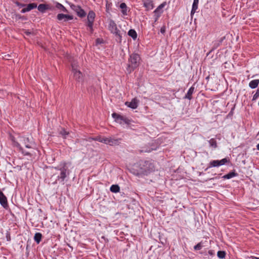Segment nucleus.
Wrapping results in <instances>:
<instances>
[{"instance_id":"4468645a","label":"nucleus","mask_w":259,"mask_h":259,"mask_svg":"<svg viewBox=\"0 0 259 259\" xmlns=\"http://www.w3.org/2000/svg\"><path fill=\"white\" fill-rule=\"evenodd\" d=\"M142 2L147 10H150L153 8V4L152 0H142Z\"/></svg>"},{"instance_id":"c9c22d12","label":"nucleus","mask_w":259,"mask_h":259,"mask_svg":"<svg viewBox=\"0 0 259 259\" xmlns=\"http://www.w3.org/2000/svg\"><path fill=\"white\" fill-rule=\"evenodd\" d=\"M201 248V245L200 244V243H198L194 246V249L195 250H200Z\"/></svg>"},{"instance_id":"e433bc0d","label":"nucleus","mask_w":259,"mask_h":259,"mask_svg":"<svg viewBox=\"0 0 259 259\" xmlns=\"http://www.w3.org/2000/svg\"><path fill=\"white\" fill-rule=\"evenodd\" d=\"M165 30H166L165 26H163L160 29V32L162 34H164L165 32Z\"/></svg>"},{"instance_id":"79ce46f5","label":"nucleus","mask_w":259,"mask_h":259,"mask_svg":"<svg viewBox=\"0 0 259 259\" xmlns=\"http://www.w3.org/2000/svg\"><path fill=\"white\" fill-rule=\"evenodd\" d=\"M256 147H257V150H259V143L257 144Z\"/></svg>"},{"instance_id":"f8f14e48","label":"nucleus","mask_w":259,"mask_h":259,"mask_svg":"<svg viewBox=\"0 0 259 259\" xmlns=\"http://www.w3.org/2000/svg\"><path fill=\"white\" fill-rule=\"evenodd\" d=\"M0 203L3 207H6L8 206L7 199L4 193L0 191Z\"/></svg>"},{"instance_id":"39448f33","label":"nucleus","mask_w":259,"mask_h":259,"mask_svg":"<svg viewBox=\"0 0 259 259\" xmlns=\"http://www.w3.org/2000/svg\"><path fill=\"white\" fill-rule=\"evenodd\" d=\"M94 140L98 141L99 142L109 144L111 146L116 145L118 144V141L117 139H112L111 138H105L101 137H98L95 139Z\"/></svg>"},{"instance_id":"9d476101","label":"nucleus","mask_w":259,"mask_h":259,"mask_svg":"<svg viewBox=\"0 0 259 259\" xmlns=\"http://www.w3.org/2000/svg\"><path fill=\"white\" fill-rule=\"evenodd\" d=\"M138 103L139 100L136 98H134L131 102H126L125 105L131 108L136 109L138 107Z\"/></svg>"},{"instance_id":"412c9836","label":"nucleus","mask_w":259,"mask_h":259,"mask_svg":"<svg viewBox=\"0 0 259 259\" xmlns=\"http://www.w3.org/2000/svg\"><path fill=\"white\" fill-rule=\"evenodd\" d=\"M129 36L132 37L134 39H135L137 37V34L136 31L134 29H130L128 32Z\"/></svg>"},{"instance_id":"f704fd0d","label":"nucleus","mask_w":259,"mask_h":259,"mask_svg":"<svg viewBox=\"0 0 259 259\" xmlns=\"http://www.w3.org/2000/svg\"><path fill=\"white\" fill-rule=\"evenodd\" d=\"M88 26L89 27H90V28L91 29V30H92L93 29V23H94V21H88Z\"/></svg>"},{"instance_id":"473e14b6","label":"nucleus","mask_w":259,"mask_h":259,"mask_svg":"<svg viewBox=\"0 0 259 259\" xmlns=\"http://www.w3.org/2000/svg\"><path fill=\"white\" fill-rule=\"evenodd\" d=\"M259 97V88L257 90L256 93L253 96L252 100H255Z\"/></svg>"},{"instance_id":"a19ab883","label":"nucleus","mask_w":259,"mask_h":259,"mask_svg":"<svg viewBox=\"0 0 259 259\" xmlns=\"http://www.w3.org/2000/svg\"><path fill=\"white\" fill-rule=\"evenodd\" d=\"M161 13H162L161 10H158V12L156 14L158 13L159 14H160Z\"/></svg>"},{"instance_id":"a878e982","label":"nucleus","mask_w":259,"mask_h":259,"mask_svg":"<svg viewBox=\"0 0 259 259\" xmlns=\"http://www.w3.org/2000/svg\"><path fill=\"white\" fill-rule=\"evenodd\" d=\"M15 145L16 146H17V147H18L19 148V150L24 154V155H29L30 154V153L29 152H27V151H23V149L20 146V145L17 143V142H16L15 143Z\"/></svg>"},{"instance_id":"393cba45","label":"nucleus","mask_w":259,"mask_h":259,"mask_svg":"<svg viewBox=\"0 0 259 259\" xmlns=\"http://www.w3.org/2000/svg\"><path fill=\"white\" fill-rule=\"evenodd\" d=\"M47 9V6L45 4H40L38 7V10L41 12H44Z\"/></svg>"},{"instance_id":"20e7f679","label":"nucleus","mask_w":259,"mask_h":259,"mask_svg":"<svg viewBox=\"0 0 259 259\" xmlns=\"http://www.w3.org/2000/svg\"><path fill=\"white\" fill-rule=\"evenodd\" d=\"M108 28L111 33L118 38L119 41H120L121 40V36L120 33V31L117 29L116 23L112 20H110L109 22Z\"/></svg>"},{"instance_id":"2eb2a0df","label":"nucleus","mask_w":259,"mask_h":259,"mask_svg":"<svg viewBox=\"0 0 259 259\" xmlns=\"http://www.w3.org/2000/svg\"><path fill=\"white\" fill-rule=\"evenodd\" d=\"M199 0H194L191 12V15H193L198 9Z\"/></svg>"},{"instance_id":"58836bf2","label":"nucleus","mask_w":259,"mask_h":259,"mask_svg":"<svg viewBox=\"0 0 259 259\" xmlns=\"http://www.w3.org/2000/svg\"><path fill=\"white\" fill-rule=\"evenodd\" d=\"M32 33L30 31H29L28 30H24V34L26 35H29L31 34Z\"/></svg>"},{"instance_id":"0eeeda50","label":"nucleus","mask_w":259,"mask_h":259,"mask_svg":"<svg viewBox=\"0 0 259 259\" xmlns=\"http://www.w3.org/2000/svg\"><path fill=\"white\" fill-rule=\"evenodd\" d=\"M228 162V160L226 158L222 159L221 160H212L210 162L208 167L205 169V170H206L208 168H210L211 167H216V166H219L221 165H224L225 163H227Z\"/></svg>"},{"instance_id":"c85d7f7f","label":"nucleus","mask_w":259,"mask_h":259,"mask_svg":"<svg viewBox=\"0 0 259 259\" xmlns=\"http://www.w3.org/2000/svg\"><path fill=\"white\" fill-rule=\"evenodd\" d=\"M56 7L58 9L61 10L63 12H66L67 11V9L62 4L60 3L57 4Z\"/></svg>"},{"instance_id":"7ed1b4c3","label":"nucleus","mask_w":259,"mask_h":259,"mask_svg":"<svg viewBox=\"0 0 259 259\" xmlns=\"http://www.w3.org/2000/svg\"><path fill=\"white\" fill-rule=\"evenodd\" d=\"M72 72L73 73L74 77L75 79L80 81L82 79V74L79 70V67L78 62L76 61H73L71 63Z\"/></svg>"},{"instance_id":"37998d69","label":"nucleus","mask_w":259,"mask_h":259,"mask_svg":"<svg viewBox=\"0 0 259 259\" xmlns=\"http://www.w3.org/2000/svg\"><path fill=\"white\" fill-rule=\"evenodd\" d=\"M208 252H209V253L211 254V251H209Z\"/></svg>"},{"instance_id":"2f4dec72","label":"nucleus","mask_w":259,"mask_h":259,"mask_svg":"<svg viewBox=\"0 0 259 259\" xmlns=\"http://www.w3.org/2000/svg\"><path fill=\"white\" fill-rule=\"evenodd\" d=\"M60 134L62 135V136L64 137V138H66V136L68 135L69 133L67 131H66L64 129H62L61 131L60 132Z\"/></svg>"},{"instance_id":"f257e3e1","label":"nucleus","mask_w":259,"mask_h":259,"mask_svg":"<svg viewBox=\"0 0 259 259\" xmlns=\"http://www.w3.org/2000/svg\"><path fill=\"white\" fill-rule=\"evenodd\" d=\"M133 169L136 171L137 175H148L154 171L155 166L151 160H141L134 164Z\"/></svg>"},{"instance_id":"aec40b11","label":"nucleus","mask_w":259,"mask_h":259,"mask_svg":"<svg viewBox=\"0 0 259 259\" xmlns=\"http://www.w3.org/2000/svg\"><path fill=\"white\" fill-rule=\"evenodd\" d=\"M237 175V174L235 173V172H230L229 174L225 175L223 176V178L226 179H229L233 177H234Z\"/></svg>"},{"instance_id":"f3484780","label":"nucleus","mask_w":259,"mask_h":259,"mask_svg":"<svg viewBox=\"0 0 259 259\" xmlns=\"http://www.w3.org/2000/svg\"><path fill=\"white\" fill-rule=\"evenodd\" d=\"M194 91V88L193 87H191L188 91L185 98L189 100H191L192 99V95L193 94Z\"/></svg>"},{"instance_id":"1a4fd4ad","label":"nucleus","mask_w":259,"mask_h":259,"mask_svg":"<svg viewBox=\"0 0 259 259\" xmlns=\"http://www.w3.org/2000/svg\"><path fill=\"white\" fill-rule=\"evenodd\" d=\"M60 170L61 172L58 178L61 179L62 181H64L67 175H69V171H68L66 163L64 164L63 166L61 167Z\"/></svg>"},{"instance_id":"f03ea898","label":"nucleus","mask_w":259,"mask_h":259,"mask_svg":"<svg viewBox=\"0 0 259 259\" xmlns=\"http://www.w3.org/2000/svg\"><path fill=\"white\" fill-rule=\"evenodd\" d=\"M140 56L137 54H134L131 55L129 59L127 70L128 73H131L139 64Z\"/></svg>"},{"instance_id":"a211bd4d","label":"nucleus","mask_w":259,"mask_h":259,"mask_svg":"<svg viewBox=\"0 0 259 259\" xmlns=\"http://www.w3.org/2000/svg\"><path fill=\"white\" fill-rule=\"evenodd\" d=\"M120 8L121 9V12L123 15H127V7L125 3H122L120 5Z\"/></svg>"},{"instance_id":"7c9ffc66","label":"nucleus","mask_w":259,"mask_h":259,"mask_svg":"<svg viewBox=\"0 0 259 259\" xmlns=\"http://www.w3.org/2000/svg\"><path fill=\"white\" fill-rule=\"evenodd\" d=\"M165 4L164 3L161 4L160 5L157 9L154 11V13L156 14V13L158 12V10H161V9L164 7Z\"/></svg>"},{"instance_id":"72a5a7b5","label":"nucleus","mask_w":259,"mask_h":259,"mask_svg":"<svg viewBox=\"0 0 259 259\" xmlns=\"http://www.w3.org/2000/svg\"><path fill=\"white\" fill-rule=\"evenodd\" d=\"M156 148H152L151 149H143V150H141V152H150L152 150H156Z\"/></svg>"},{"instance_id":"ea45409f","label":"nucleus","mask_w":259,"mask_h":259,"mask_svg":"<svg viewBox=\"0 0 259 259\" xmlns=\"http://www.w3.org/2000/svg\"><path fill=\"white\" fill-rule=\"evenodd\" d=\"M96 42L97 44H101V43H102V41L100 39L98 38V39H96Z\"/></svg>"},{"instance_id":"9b49d317","label":"nucleus","mask_w":259,"mask_h":259,"mask_svg":"<svg viewBox=\"0 0 259 259\" xmlns=\"http://www.w3.org/2000/svg\"><path fill=\"white\" fill-rule=\"evenodd\" d=\"M57 19L59 20H64L65 21L70 20L73 19V16L68 15H65L63 14H59L57 15Z\"/></svg>"},{"instance_id":"cd10ccee","label":"nucleus","mask_w":259,"mask_h":259,"mask_svg":"<svg viewBox=\"0 0 259 259\" xmlns=\"http://www.w3.org/2000/svg\"><path fill=\"white\" fill-rule=\"evenodd\" d=\"M217 255L220 258H224L226 255V252L224 251H219Z\"/></svg>"},{"instance_id":"bb28decb","label":"nucleus","mask_w":259,"mask_h":259,"mask_svg":"<svg viewBox=\"0 0 259 259\" xmlns=\"http://www.w3.org/2000/svg\"><path fill=\"white\" fill-rule=\"evenodd\" d=\"M209 143L210 146L215 148L217 147V144L216 141L214 139H211L209 141Z\"/></svg>"},{"instance_id":"b1692460","label":"nucleus","mask_w":259,"mask_h":259,"mask_svg":"<svg viewBox=\"0 0 259 259\" xmlns=\"http://www.w3.org/2000/svg\"><path fill=\"white\" fill-rule=\"evenodd\" d=\"M70 6L71 9L74 10L77 14L78 13V12H79V10L81 9V7L79 6H76L74 4H70Z\"/></svg>"},{"instance_id":"c03bdc74","label":"nucleus","mask_w":259,"mask_h":259,"mask_svg":"<svg viewBox=\"0 0 259 259\" xmlns=\"http://www.w3.org/2000/svg\"><path fill=\"white\" fill-rule=\"evenodd\" d=\"M256 259H259V257H255Z\"/></svg>"},{"instance_id":"423d86ee","label":"nucleus","mask_w":259,"mask_h":259,"mask_svg":"<svg viewBox=\"0 0 259 259\" xmlns=\"http://www.w3.org/2000/svg\"><path fill=\"white\" fill-rule=\"evenodd\" d=\"M112 116L115 119L116 122L119 124L125 123L127 125H130L131 123L132 120L127 117L119 115L116 113H113Z\"/></svg>"},{"instance_id":"6ab92c4d","label":"nucleus","mask_w":259,"mask_h":259,"mask_svg":"<svg viewBox=\"0 0 259 259\" xmlns=\"http://www.w3.org/2000/svg\"><path fill=\"white\" fill-rule=\"evenodd\" d=\"M95 13L93 11H90L88 15V21H94Z\"/></svg>"},{"instance_id":"5701e85b","label":"nucleus","mask_w":259,"mask_h":259,"mask_svg":"<svg viewBox=\"0 0 259 259\" xmlns=\"http://www.w3.org/2000/svg\"><path fill=\"white\" fill-rule=\"evenodd\" d=\"M42 235L40 233H36L34 235V240L37 243H39L41 240Z\"/></svg>"},{"instance_id":"dca6fc26","label":"nucleus","mask_w":259,"mask_h":259,"mask_svg":"<svg viewBox=\"0 0 259 259\" xmlns=\"http://www.w3.org/2000/svg\"><path fill=\"white\" fill-rule=\"evenodd\" d=\"M258 84H259V79H258L252 80L249 83V87L251 89H255L258 86Z\"/></svg>"},{"instance_id":"4be33fe9","label":"nucleus","mask_w":259,"mask_h":259,"mask_svg":"<svg viewBox=\"0 0 259 259\" xmlns=\"http://www.w3.org/2000/svg\"><path fill=\"white\" fill-rule=\"evenodd\" d=\"M110 191L112 192L117 193L120 190V188L117 185H113L110 187Z\"/></svg>"},{"instance_id":"6e6552de","label":"nucleus","mask_w":259,"mask_h":259,"mask_svg":"<svg viewBox=\"0 0 259 259\" xmlns=\"http://www.w3.org/2000/svg\"><path fill=\"white\" fill-rule=\"evenodd\" d=\"M20 142L24 145L26 148H32L34 143L31 139L28 138L22 137L20 138Z\"/></svg>"},{"instance_id":"ddd939ff","label":"nucleus","mask_w":259,"mask_h":259,"mask_svg":"<svg viewBox=\"0 0 259 259\" xmlns=\"http://www.w3.org/2000/svg\"><path fill=\"white\" fill-rule=\"evenodd\" d=\"M36 7L37 5L35 3L29 4L26 6V8H24L21 10V13H25L36 8Z\"/></svg>"},{"instance_id":"4c0bfd02","label":"nucleus","mask_w":259,"mask_h":259,"mask_svg":"<svg viewBox=\"0 0 259 259\" xmlns=\"http://www.w3.org/2000/svg\"><path fill=\"white\" fill-rule=\"evenodd\" d=\"M15 3L16 5H17L18 6L21 7H23L25 6V5L24 4H21L18 2H16Z\"/></svg>"},{"instance_id":"c756f323","label":"nucleus","mask_w":259,"mask_h":259,"mask_svg":"<svg viewBox=\"0 0 259 259\" xmlns=\"http://www.w3.org/2000/svg\"><path fill=\"white\" fill-rule=\"evenodd\" d=\"M85 15H86L85 12L82 9L80 10H79V11L78 12V13H77V15L79 17H81V18L84 17L85 16Z\"/></svg>"}]
</instances>
